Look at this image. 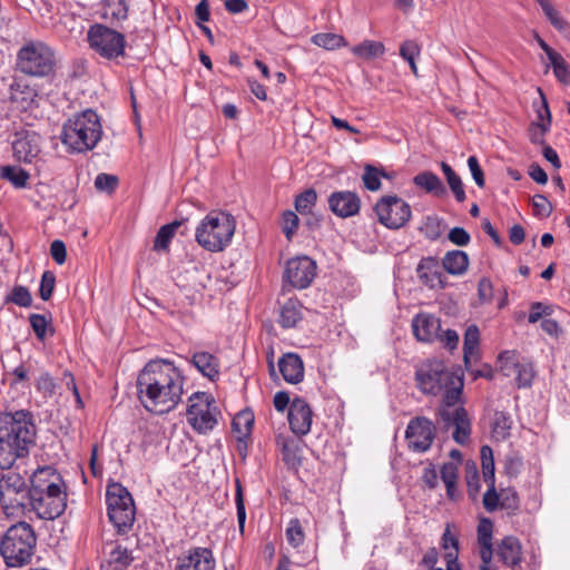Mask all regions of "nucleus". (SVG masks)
<instances>
[{
    "label": "nucleus",
    "mask_w": 570,
    "mask_h": 570,
    "mask_svg": "<svg viewBox=\"0 0 570 570\" xmlns=\"http://www.w3.org/2000/svg\"><path fill=\"white\" fill-rule=\"evenodd\" d=\"M184 384L181 372L171 362L150 361L138 374V397L147 411L165 414L179 403Z\"/></svg>",
    "instance_id": "nucleus-1"
},
{
    "label": "nucleus",
    "mask_w": 570,
    "mask_h": 570,
    "mask_svg": "<svg viewBox=\"0 0 570 570\" xmlns=\"http://www.w3.org/2000/svg\"><path fill=\"white\" fill-rule=\"evenodd\" d=\"M36 435L37 428L30 412L0 413V469L9 470L17 460L26 458Z\"/></svg>",
    "instance_id": "nucleus-2"
},
{
    "label": "nucleus",
    "mask_w": 570,
    "mask_h": 570,
    "mask_svg": "<svg viewBox=\"0 0 570 570\" xmlns=\"http://www.w3.org/2000/svg\"><path fill=\"white\" fill-rule=\"evenodd\" d=\"M101 136L102 126L99 116L92 109H87L63 124L60 139L68 151L82 154L92 150Z\"/></svg>",
    "instance_id": "nucleus-3"
},
{
    "label": "nucleus",
    "mask_w": 570,
    "mask_h": 570,
    "mask_svg": "<svg viewBox=\"0 0 570 570\" xmlns=\"http://www.w3.org/2000/svg\"><path fill=\"white\" fill-rule=\"evenodd\" d=\"M58 65L56 50L41 40L26 41L17 52V70L30 77L52 78Z\"/></svg>",
    "instance_id": "nucleus-4"
},
{
    "label": "nucleus",
    "mask_w": 570,
    "mask_h": 570,
    "mask_svg": "<svg viewBox=\"0 0 570 570\" xmlns=\"http://www.w3.org/2000/svg\"><path fill=\"white\" fill-rule=\"evenodd\" d=\"M235 229L236 222L230 214L213 210L196 227L195 238L204 249L218 253L232 243Z\"/></svg>",
    "instance_id": "nucleus-5"
},
{
    "label": "nucleus",
    "mask_w": 570,
    "mask_h": 570,
    "mask_svg": "<svg viewBox=\"0 0 570 570\" xmlns=\"http://www.w3.org/2000/svg\"><path fill=\"white\" fill-rule=\"evenodd\" d=\"M36 533L27 522L11 525L1 540L0 551L9 567L30 562L36 548Z\"/></svg>",
    "instance_id": "nucleus-6"
},
{
    "label": "nucleus",
    "mask_w": 570,
    "mask_h": 570,
    "mask_svg": "<svg viewBox=\"0 0 570 570\" xmlns=\"http://www.w3.org/2000/svg\"><path fill=\"white\" fill-rule=\"evenodd\" d=\"M108 518L119 533H126L134 524L136 508L130 492L120 483L107 485Z\"/></svg>",
    "instance_id": "nucleus-7"
},
{
    "label": "nucleus",
    "mask_w": 570,
    "mask_h": 570,
    "mask_svg": "<svg viewBox=\"0 0 570 570\" xmlns=\"http://www.w3.org/2000/svg\"><path fill=\"white\" fill-rule=\"evenodd\" d=\"M218 411L214 397L206 392H195L188 399L187 422L199 434L214 430L218 422Z\"/></svg>",
    "instance_id": "nucleus-8"
},
{
    "label": "nucleus",
    "mask_w": 570,
    "mask_h": 570,
    "mask_svg": "<svg viewBox=\"0 0 570 570\" xmlns=\"http://www.w3.org/2000/svg\"><path fill=\"white\" fill-rule=\"evenodd\" d=\"M87 40L91 50L101 58L115 60L125 57V35L101 23L90 26Z\"/></svg>",
    "instance_id": "nucleus-9"
},
{
    "label": "nucleus",
    "mask_w": 570,
    "mask_h": 570,
    "mask_svg": "<svg viewBox=\"0 0 570 570\" xmlns=\"http://www.w3.org/2000/svg\"><path fill=\"white\" fill-rule=\"evenodd\" d=\"M417 387L424 394L438 395L444 387L455 383V375L450 372L443 362L429 360L422 363L415 373Z\"/></svg>",
    "instance_id": "nucleus-10"
},
{
    "label": "nucleus",
    "mask_w": 570,
    "mask_h": 570,
    "mask_svg": "<svg viewBox=\"0 0 570 570\" xmlns=\"http://www.w3.org/2000/svg\"><path fill=\"white\" fill-rule=\"evenodd\" d=\"M29 491L24 478L10 469L0 478V504L7 514H14L24 508Z\"/></svg>",
    "instance_id": "nucleus-11"
},
{
    "label": "nucleus",
    "mask_w": 570,
    "mask_h": 570,
    "mask_svg": "<svg viewBox=\"0 0 570 570\" xmlns=\"http://www.w3.org/2000/svg\"><path fill=\"white\" fill-rule=\"evenodd\" d=\"M379 222L387 228L403 227L411 218V207L397 196H384L374 208Z\"/></svg>",
    "instance_id": "nucleus-12"
},
{
    "label": "nucleus",
    "mask_w": 570,
    "mask_h": 570,
    "mask_svg": "<svg viewBox=\"0 0 570 570\" xmlns=\"http://www.w3.org/2000/svg\"><path fill=\"white\" fill-rule=\"evenodd\" d=\"M316 263L307 256H298L286 263L284 279L293 287L304 289L316 276Z\"/></svg>",
    "instance_id": "nucleus-13"
},
{
    "label": "nucleus",
    "mask_w": 570,
    "mask_h": 570,
    "mask_svg": "<svg viewBox=\"0 0 570 570\" xmlns=\"http://www.w3.org/2000/svg\"><path fill=\"white\" fill-rule=\"evenodd\" d=\"M435 436V426L426 417H416L410 421L406 431L405 439L409 448L414 452L428 451Z\"/></svg>",
    "instance_id": "nucleus-14"
},
{
    "label": "nucleus",
    "mask_w": 570,
    "mask_h": 570,
    "mask_svg": "<svg viewBox=\"0 0 570 570\" xmlns=\"http://www.w3.org/2000/svg\"><path fill=\"white\" fill-rule=\"evenodd\" d=\"M41 137L35 131H24L17 135L12 142L13 156L18 161L26 164L36 163L37 169L40 171L42 159L39 157L41 153Z\"/></svg>",
    "instance_id": "nucleus-15"
},
{
    "label": "nucleus",
    "mask_w": 570,
    "mask_h": 570,
    "mask_svg": "<svg viewBox=\"0 0 570 570\" xmlns=\"http://www.w3.org/2000/svg\"><path fill=\"white\" fill-rule=\"evenodd\" d=\"M39 493H29V502L32 510L40 519L53 520L62 514L66 509L67 495L53 493L51 495H42Z\"/></svg>",
    "instance_id": "nucleus-16"
},
{
    "label": "nucleus",
    "mask_w": 570,
    "mask_h": 570,
    "mask_svg": "<svg viewBox=\"0 0 570 570\" xmlns=\"http://www.w3.org/2000/svg\"><path fill=\"white\" fill-rule=\"evenodd\" d=\"M213 551L205 547H193L177 558L176 570H215Z\"/></svg>",
    "instance_id": "nucleus-17"
},
{
    "label": "nucleus",
    "mask_w": 570,
    "mask_h": 570,
    "mask_svg": "<svg viewBox=\"0 0 570 570\" xmlns=\"http://www.w3.org/2000/svg\"><path fill=\"white\" fill-rule=\"evenodd\" d=\"M287 419L291 431L298 438L305 436L312 428L313 411L304 399L295 397L289 405Z\"/></svg>",
    "instance_id": "nucleus-18"
},
{
    "label": "nucleus",
    "mask_w": 570,
    "mask_h": 570,
    "mask_svg": "<svg viewBox=\"0 0 570 570\" xmlns=\"http://www.w3.org/2000/svg\"><path fill=\"white\" fill-rule=\"evenodd\" d=\"M481 465L484 482L489 485L483 495L484 508L492 512L498 508L499 495L494 487V459L493 451L489 445H483L480 450Z\"/></svg>",
    "instance_id": "nucleus-19"
},
{
    "label": "nucleus",
    "mask_w": 570,
    "mask_h": 570,
    "mask_svg": "<svg viewBox=\"0 0 570 570\" xmlns=\"http://www.w3.org/2000/svg\"><path fill=\"white\" fill-rule=\"evenodd\" d=\"M476 540L479 547V556L481 558L480 570H498L495 566L492 564L493 558V523L488 518H482L479 521L476 529Z\"/></svg>",
    "instance_id": "nucleus-20"
},
{
    "label": "nucleus",
    "mask_w": 570,
    "mask_h": 570,
    "mask_svg": "<svg viewBox=\"0 0 570 570\" xmlns=\"http://www.w3.org/2000/svg\"><path fill=\"white\" fill-rule=\"evenodd\" d=\"M328 207L337 217L347 218L358 214L361 199L350 190L334 191L328 197Z\"/></svg>",
    "instance_id": "nucleus-21"
},
{
    "label": "nucleus",
    "mask_w": 570,
    "mask_h": 570,
    "mask_svg": "<svg viewBox=\"0 0 570 570\" xmlns=\"http://www.w3.org/2000/svg\"><path fill=\"white\" fill-rule=\"evenodd\" d=\"M441 322L431 314L421 313L412 320V331L420 342H432L439 336Z\"/></svg>",
    "instance_id": "nucleus-22"
},
{
    "label": "nucleus",
    "mask_w": 570,
    "mask_h": 570,
    "mask_svg": "<svg viewBox=\"0 0 570 570\" xmlns=\"http://www.w3.org/2000/svg\"><path fill=\"white\" fill-rule=\"evenodd\" d=\"M497 553L500 560L513 570H520L522 546L519 539L509 535L498 544Z\"/></svg>",
    "instance_id": "nucleus-23"
},
{
    "label": "nucleus",
    "mask_w": 570,
    "mask_h": 570,
    "mask_svg": "<svg viewBox=\"0 0 570 570\" xmlns=\"http://www.w3.org/2000/svg\"><path fill=\"white\" fill-rule=\"evenodd\" d=\"M37 91L26 81L16 79L10 85L11 104L20 111L29 110L36 102Z\"/></svg>",
    "instance_id": "nucleus-24"
},
{
    "label": "nucleus",
    "mask_w": 570,
    "mask_h": 570,
    "mask_svg": "<svg viewBox=\"0 0 570 570\" xmlns=\"http://www.w3.org/2000/svg\"><path fill=\"white\" fill-rule=\"evenodd\" d=\"M283 379L289 384H297L304 379V364L296 353H286L278 360Z\"/></svg>",
    "instance_id": "nucleus-25"
},
{
    "label": "nucleus",
    "mask_w": 570,
    "mask_h": 570,
    "mask_svg": "<svg viewBox=\"0 0 570 570\" xmlns=\"http://www.w3.org/2000/svg\"><path fill=\"white\" fill-rule=\"evenodd\" d=\"M441 421L444 423L446 428L453 425L455 428L453 432V439L455 442L460 444H464L470 436V420L465 410H459L458 413L449 414V412L443 411L441 413Z\"/></svg>",
    "instance_id": "nucleus-26"
},
{
    "label": "nucleus",
    "mask_w": 570,
    "mask_h": 570,
    "mask_svg": "<svg viewBox=\"0 0 570 570\" xmlns=\"http://www.w3.org/2000/svg\"><path fill=\"white\" fill-rule=\"evenodd\" d=\"M541 97L542 106L538 109V118L541 122L532 124L529 129L530 140L535 145L544 144V135L549 130L551 124V114L549 110L548 101L541 88H538Z\"/></svg>",
    "instance_id": "nucleus-27"
},
{
    "label": "nucleus",
    "mask_w": 570,
    "mask_h": 570,
    "mask_svg": "<svg viewBox=\"0 0 570 570\" xmlns=\"http://www.w3.org/2000/svg\"><path fill=\"white\" fill-rule=\"evenodd\" d=\"M190 363L197 371L210 381H216L219 377V361L212 353L198 351L193 353Z\"/></svg>",
    "instance_id": "nucleus-28"
},
{
    "label": "nucleus",
    "mask_w": 570,
    "mask_h": 570,
    "mask_svg": "<svg viewBox=\"0 0 570 570\" xmlns=\"http://www.w3.org/2000/svg\"><path fill=\"white\" fill-rule=\"evenodd\" d=\"M453 525L448 523L441 538V547L444 550V559L449 563V570H461L459 564V538L452 531Z\"/></svg>",
    "instance_id": "nucleus-29"
},
{
    "label": "nucleus",
    "mask_w": 570,
    "mask_h": 570,
    "mask_svg": "<svg viewBox=\"0 0 570 570\" xmlns=\"http://www.w3.org/2000/svg\"><path fill=\"white\" fill-rule=\"evenodd\" d=\"M462 386L463 383L461 380L455 376V383H451V385H448L443 389L441 393H443L442 404L439 410V416L441 417V413L443 411L449 412V414L458 413L459 410H464L463 407L459 406L461 394H462Z\"/></svg>",
    "instance_id": "nucleus-30"
},
{
    "label": "nucleus",
    "mask_w": 570,
    "mask_h": 570,
    "mask_svg": "<svg viewBox=\"0 0 570 570\" xmlns=\"http://www.w3.org/2000/svg\"><path fill=\"white\" fill-rule=\"evenodd\" d=\"M276 445L279 450L284 462L287 465L295 466L299 463V443L295 438L285 434H278L276 436Z\"/></svg>",
    "instance_id": "nucleus-31"
},
{
    "label": "nucleus",
    "mask_w": 570,
    "mask_h": 570,
    "mask_svg": "<svg viewBox=\"0 0 570 570\" xmlns=\"http://www.w3.org/2000/svg\"><path fill=\"white\" fill-rule=\"evenodd\" d=\"M444 269L451 275H462L469 266L468 254L463 250H450L442 261Z\"/></svg>",
    "instance_id": "nucleus-32"
},
{
    "label": "nucleus",
    "mask_w": 570,
    "mask_h": 570,
    "mask_svg": "<svg viewBox=\"0 0 570 570\" xmlns=\"http://www.w3.org/2000/svg\"><path fill=\"white\" fill-rule=\"evenodd\" d=\"M417 274L425 284L434 286L435 282H441L440 264L434 257H424L417 266Z\"/></svg>",
    "instance_id": "nucleus-33"
},
{
    "label": "nucleus",
    "mask_w": 570,
    "mask_h": 570,
    "mask_svg": "<svg viewBox=\"0 0 570 570\" xmlns=\"http://www.w3.org/2000/svg\"><path fill=\"white\" fill-rule=\"evenodd\" d=\"M351 52L361 59L371 60L382 57L385 53V46L381 41L364 40L361 43L353 46Z\"/></svg>",
    "instance_id": "nucleus-34"
},
{
    "label": "nucleus",
    "mask_w": 570,
    "mask_h": 570,
    "mask_svg": "<svg viewBox=\"0 0 570 570\" xmlns=\"http://www.w3.org/2000/svg\"><path fill=\"white\" fill-rule=\"evenodd\" d=\"M52 476L61 475L52 466H42L37 469L30 478L31 488L29 493H39L43 491V487L53 482Z\"/></svg>",
    "instance_id": "nucleus-35"
},
{
    "label": "nucleus",
    "mask_w": 570,
    "mask_h": 570,
    "mask_svg": "<svg viewBox=\"0 0 570 570\" xmlns=\"http://www.w3.org/2000/svg\"><path fill=\"white\" fill-rule=\"evenodd\" d=\"M0 178L8 180L16 188H24L28 184L30 175L27 170L18 166H2L0 167Z\"/></svg>",
    "instance_id": "nucleus-36"
},
{
    "label": "nucleus",
    "mask_w": 570,
    "mask_h": 570,
    "mask_svg": "<svg viewBox=\"0 0 570 570\" xmlns=\"http://www.w3.org/2000/svg\"><path fill=\"white\" fill-rule=\"evenodd\" d=\"M413 181L417 187L424 189L428 193H433L435 195H441L444 193L442 180L431 171L417 174L413 178Z\"/></svg>",
    "instance_id": "nucleus-37"
},
{
    "label": "nucleus",
    "mask_w": 570,
    "mask_h": 570,
    "mask_svg": "<svg viewBox=\"0 0 570 570\" xmlns=\"http://www.w3.org/2000/svg\"><path fill=\"white\" fill-rule=\"evenodd\" d=\"M254 414L250 411H240L235 415L232 428L238 434V440L247 438L253 429Z\"/></svg>",
    "instance_id": "nucleus-38"
},
{
    "label": "nucleus",
    "mask_w": 570,
    "mask_h": 570,
    "mask_svg": "<svg viewBox=\"0 0 570 570\" xmlns=\"http://www.w3.org/2000/svg\"><path fill=\"white\" fill-rule=\"evenodd\" d=\"M132 561L131 551L121 546H116L109 553L108 562L114 570H126Z\"/></svg>",
    "instance_id": "nucleus-39"
},
{
    "label": "nucleus",
    "mask_w": 570,
    "mask_h": 570,
    "mask_svg": "<svg viewBox=\"0 0 570 570\" xmlns=\"http://www.w3.org/2000/svg\"><path fill=\"white\" fill-rule=\"evenodd\" d=\"M302 318L298 302L288 299L281 309L279 323L283 327H293Z\"/></svg>",
    "instance_id": "nucleus-40"
},
{
    "label": "nucleus",
    "mask_w": 570,
    "mask_h": 570,
    "mask_svg": "<svg viewBox=\"0 0 570 570\" xmlns=\"http://www.w3.org/2000/svg\"><path fill=\"white\" fill-rule=\"evenodd\" d=\"M441 168L455 199L462 203L465 199V191L460 176L446 163H442Z\"/></svg>",
    "instance_id": "nucleus-41"
},
{
    "label": "nucleus",
    "mask_w": 570,
    "mask_h": 570,
    "mask_svg": "<svg viewBox=\"0 0 570 570\" xmlns=\"http://www.w3.org/2000/svg\"><path fill=\"white\" fill-rule=\"evenodd\" d=\"M480 341V332L476 325H470L464 333L463 352L464 362L468 363L476 355Z\"/></svg>",
    "instance_id": "nucleus-42"
},
{
    "label": "nucleus",
    "mask_w": 570,
    "mask_h": 570,
    "mask_svg": "<svg viewBox=\"0 0 570 570\" xmlns=\"http://www.w3.org/2000/svg\"><path fill=\"white\" fill-rule=\"evenodd\" d=\"M543 13L550 21V23L561 32H568L570 30L569 23L561 17L549 0H538Z\"/></svg>",
    "instance_id": "nucleus-43"
},
{
    "label": "nucleus",
    "mask_w": 570,
    "mask_h": 570,
    "mask_svg": "<svg viewBox=\"0 0 570 570\" xmlns=\"http://www.w3.org/2000/svg\"><path fill=\"white\" fill-rule=\"evenodd\" d=\"M312 42L326 50H334L347 45L345 38L337 33H316L312 37Z\"/></svg>",
    "instance_id": "nucleus-44"
},
{
    "label": "nucleus",
    "mask_w": 570,
    "mask_h": 570,
    "mask_svg": "<svg viewBox=\"0 0 570 570\" xmlns=\"http://www.w3.org/2000/svg\"><path fill=\"white\" fill-rule=\"evenodd\" d=\"M180 225H181V223L176 220V222H173L170 224L161 226L160 229L158 230L157 235H156L155 243H154V248L156 250H165V249H167L168 246H169L170 240L173 239V237L175 235L176 229Z\"/></svg>",
    "instance_id": "nucleus-45"
},
{
    "label": "nucleus",
    "mask_w": 570,
    "mask_h": 570,
    "mask_svg": "<svg viewBox=\"0 0 570 570\" xmlns=\"http://www.w3.org/2000/svg\"><path fill=\"white\" fill-rule=\"evenodd\" d=\"M104 17L111 21L126 20L128 7L125 0H107Z\"/></svg>",
    "instance_id": "nucleus-46"
},
{
    "label": "nucleus",
    "mask_w": 570,
    "mask_h": 570,
    "mask_svg": "<svg viewBox=\"0 0 570 570\" xmlns=\"http://www.w3.org/2000/svg\"><path fill=\"white\" fill-rule=\"evenodd\" d=\"M386 177V174L371 165H366L362 176L364 186L371 191H376L381 188V178Z\"/></svg>",
    "instance_id": "nucleus-47"
},
{
    "label": "nucleus",
    "mask_w": 570,
    "mask_h": 570,
    "mask_svg": "<svg viewBox=\"0 0 570 570\" xmlns=\"http://www.w3.org/2000/svg\"><path fill=\"white\" fill-rule=\"evenodd\" d=\"M550 66L553 69V75L556 78L564 83H570V69L568 62L564 60V58L558 53L553 56L551 59H549Z\"/></svg>",
    "instance_id": "nucleus-48"
},
{
    "label": "nucleus",
    "mask_w": 570,
    "mask_h": 570,
    "mask_svg": "<svg viewBox=\"0 0 570 570\" xmlns=\"http://www.w3.org/2000/svg\"><path fill=\"white\" fill-rule=\"evenodd\" d=\"M317 194L314 189H307L295 199V208L301 215L311 214L316 204Z\"/></svg>",
    "instance_id": "nucleus-49"
},
{
    "label": "nucleus",
    "mask_w": 570,
    "mask_h": 570,
    "mask_svg": "<svg viewBox=\"0 0 570 570\" xmlns=\"http://www.w3.org/2000/svg\"><path fill=\"white\" fill-rule=\"evenodd\" d=\"M514 380L518 387H529L534 377V370L531 363L520 362L514 373Z\"/></svg>",
    "instance_id": "nucleus-50"
},
{
    "label": "nucleus",
    "mask_w": 570,
    "mask_h": 570,
    "mask_svg": "<svg viewBox=\"0 0 570 570\" xmlns=\"http://www.w3.org/2000/svg\"><path fill=\"white\" fill-rule=\"evenodd\" d=\"M519 361L513 352L505 351L498 358L499 370L504 376H513L518 368Z\"/></svg>",
    "instance_id": "nucleus-51"
},
{
    "label": "nucleus",
    "mask_w": 570,
    "mask_h": 570,
    "mask_svg": "<svg viewBox=\"0 0 570 570\" xmlns=\"http://www.w3.org/2000/svg\"><path fill=\"white\" fill-rule=\"evenodd\" d=\"M286 539L288 543L297 548L304 542V532L298 519H292L286 529Z\"/></svg>",
    "instance_id": "nucleus-52"
},
{
    "label": "nucleus",
    "mask_w": 570,
    "mask_h": 570,
    "mask_svg": "<svg viewBox=\"0 0 570 570\" xmlns=\"http://www.w3.org/2000/svg\"><path fill=\"white\" fill-rule=\"evenodd\" d=\"M465 479L468 485L469 495L475 499L480 492V478L474 463L466 464Z\"/></svg>",
    "instance_id": "nucleus-53"
},
{
    "label": "nucleus",
    "mask_w": 570,
    "mask_h": 570,
    "mask_svg": "<svg viewBox=\"0 0 570 570\" xmlns=\"http://www.w3.org/2000/svg\"><path fill=\"white\" fill-rule=\"evenodd\" d=\"M511 424H512V421L505 413L498 412L494 415L493 433L499 439H505L509 435V430L511 429Z\"/></svg>",
    "instance_id": "nucleus-54"
},
{
    "label": "nucleus",
    "mask_w": 570,
    "mask_h": 570,
    "mask_svg": "<svg viewBox=\"0 0 570 570\" xmlns=\"http://www.w3.org/2000/svg\"><path fill=\"white\" fill-rule=\"evenodd\" d=\"M532 205L534 215L540 218H547L552 213V204L549 202V199L541 194H537L532 198Z\"/></svg>",
    "instance_id": "nucleus-55"
},
{
    "label": "nucleus",
    "mask_w": 570,
    "mask_h": 570,
    "mask_svg": "<svg viewBox=\"0 0 570 570\" xmlns=\"http://www.w3.org/2000/svg\"><path fill=\"white\" fill-rule=\"evenodd\" d=\"M298 227V217L292 210H286L282 217V230L286 238L291 240Z\"/></svg>",
    "instance_id": "nucleus-56"
},
{
    "label": "nucleus",
    "mask_w": 570,
    "mask_h": 570,
    "mask_svg": "<svg viewBox=\"0 0 570 570\" xmlns=\"http://www.w3.org/2000/svg\"><path fill=\"white\" fill-rule=\"evenodd\" d=\"M554 312V306L544 305L541 302H535L531 304V311L528 317L529 323H537L540 318L552 315Z\"/></svg>",
    "instance_id": "nucleus-57"
},
{
    "label": "nucleus",
    "mask_w": 570,
    "mask_h": 570,
    "mask_svg": "<svg viewBox=\"0 0 570 570\" xmlns=\"http://www.w3.org/2000/svg\"><path fill=\"white\" fill-rule=\"evenodd\" d=\"M29 321L36 336L43 341L47 336L49 321L40 314H31Z\"/></svg>",
    "instance_id": "nucleus-58"
},
{
    "label": "nucleus",
    "mask_w": 570,
    "mask_h": 570,
    "mask_svg": "<svg viewBox=\"0 0 570 570\" xmlns=\"http://www.w3.org/2000/svg\"><path fill=\"white\" fill-rule=\"evenodd\" d=\"M55 284H56L55 274L50 271H46L41 276L40 288H39L40 297L43 301H48L51 297L52 292L55 289Z\"/></svg>",
    "instance_id": "nucleus-59"
},
{
    "label": "nucleus",
    "mask_w": 570,
    "mask_h": 570,
    "mask_svg": "<svg viewBox=\"0 0 570 570\" xmlns=\"http://www.w3.org/2000/svg\"><path fill=\"white\" fill-rule=\"evenodd\" d=\"M11 302L21 307H28L32 303V297L29 289L24 286H16L12 289Z\"/></svg>",
    "instance_id": "nucleus-60"
},
{
    "label": "nucleus",
    "mask_w": 570,
    "mask_h": 570,
    "mask_svg": "<svg viewBox=\"0 0 570 570\" xmlns=\"http://www.w3.org/2000/svg\"><path fill=\"white\" fill-rule=\"evenodd\" d=\"M118 185V178L109 174H99L95 179V187L101 191H112Z\"/></svg>",
    "instance_id": "nucleus-61"
},
{
    "label": "nucleus",
    "mask_w": 570,
    "mask_h": 570,
    "mask_svg": "<svg viewBox=\"0 0 570 570\" xmlns=\"http://www.w3.org/2000/svg\"><path fill=\"white\" fill-rule=\"evenodd\" d=\"M420 46L414 40H406L400 47V56L407 62L420 56Z\"/></svg>",
    "instance_id": "nucleus-62"
},
{
    "label": "nucleus",
    "mask_w": 570,
    "mask_h": 570,
    "mask_svg": "<svg viewBox=\"0 0 570 570\" xmlns=\"http://www.w3.org/2000/svg\"><path fill=\"white\" fill-rule=\"evenodd\" d=\"M36 386L37 390L43 393L46 396H52L56 392L55 380L48 373L39 376Z\"/></svg>",
    "instance_id": "nucleus-63"
},
{
    "label": "nucleus",
    "mask_w": 570,
    "mask_h": 570,
    "mask_svg": "<svg viewBox=\"0 0 570 570\" xmlns=\"http://www.w3.org/2000/svg\"><path fill=\"white\" fill-rule=\"evenodd\" d=\"M448 237L456 246H466L471 240L469 233L462 227H453Z\"/></svg>",
    "instance_id": "nucleus-64"
}]
</instances>
